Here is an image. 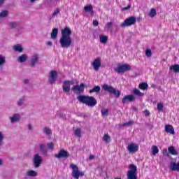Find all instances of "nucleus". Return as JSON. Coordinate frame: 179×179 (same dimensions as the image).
Listing matches in <instances>:
<instances>
[{"instance_id": "obj_1", "label": "nucleus", "mask_w": 179, "mask_h": 179, "mask_svg": "<svg viewBox=\"0 0 179 179\" xmlns=\"http://www.w3.org/2000/svg\"><path fill=\"white\" fill-rule=\"evenodd\" d=\"M72 29L66 27L64 29H62V36L59 39V43L62 48H69L72 45Z\"/></svg>"}, {"instance_id": "obj_2", "label": "nucleus", "mask_w": 179, "mask_h": 179, "mask_svg": "<svg viewBox=\"0 0 179 179\" xmlns=\"http://www.w3.org/2000/svg\"><path fill=\"white\" fill-rule=\"evenodd\" d=\"M77 99L80 103H83L88 107H94L97 104V100L94 96H85V95H79L77 96Z\"/></svg>"}, {"instance_id": "obj_3", "label": "nucleus", "mask_w": 179, "mask_h": 179, "mask_svg": "<svg viewBox=\"0 0 179 179\" xmlns=\"http://www.w3.org/2000/svg\"><path fill=\"white\" fill-rule=\"evenodd\" d=\"M102 89H103L104 92L109 93V94H113L116 99H118L121 96V91H119L111 85H108V84H104L102 86Z\"/></svg>"}, {"instance_id": "obj_4", "label": "nucleus", "mask_w": 179, "mask_h": 179, "mask_svg": "<svg viewBox=\"0 0 179 179\" xmlns=\"http://www.w3.org/2000/svg\"><path fill=\"white\" fill-rule=\"evenodd\" d=\"M70 167L72 169V173H71V176L72 177H73V178L76 179H79V177H83V176H85V173H83V171H79V167H78V166H76V164H71L70 165Z\"/></svg>"}, {"instance_id": "obj_5", "label": "nucleus", "mask_w": 179, "mask_h": 179, "mask_svg": "<svg viewBox=\"0 0 179 179\" xmlns=\"http://www.w3.org/2000/svg\"><path fill=\"white\" fill-rule=\"evenodd\" d=\"M130 170L127 172V179H138L137 173L138 169L134 164H130Z\"/></svg>"}, {"instance_id": "obj_6", "label": "nucleus", "mask_w": 179, "mask_h": 179, "mask_svg": "<svg viewBox=\"0 0 179 179\" xmlns=\"http://www.w3.org/2000/svg\"><path fill=\"white\" fill-rule=\"evenodd\" d=\"M132 67L128 64H119L117 68L114 69L115 72H117V73H124V72H128V71H131Z\"/></svg>"}, {"instance_id": "obj_7", "label": "nucleus", "mask_w": 179, "mask_h": 179, "mask_svg": "<svg viewBox=\"0 0 179 179\" xmlns=\"http://www.w3.org/2000/svg\"><path fill=\"white\" fill-rule=\"evenodd\" d=\"M136 23V17L131 16L127 18L122 24L121 27H128L129 26H134Z\"/></svg>"}, {"instance_id": "obj_8", "label": "nucleus", "mask_w": 179, "mask_h": 179, "mask_svg": "<svg viewBox=\"0 0 179 179\" xmlns=\"http://www.w3.org/2000/svg\"><path fill=\"white\" fill-rule=\"evenodd\" d=\"M32 161L34 167H35V169H38V167L41 166V163H43V158L41 157V156H40V155L36 154L35 155H34Z\"/></svg>"}, {"instance_id": "obj_9", "label": "nucleus", "mask_w": 179, "mask_h": 179, "mask_svg": "<svg viewBox=\"0 0 179 179\" xmlns=\"http://www.w3.org/2000/svg\"><path fill=\"white\" fill-rule=\"evenodd\" d=\"M85 85L83 83H81L80 85H74L71 87L72 92H74V93H76V94H80L85 92Z\"/></svg>"}, {"instance_id": "obj_10", "label": "nucleus", "mask_w": 179, "mask_h": 179, "mask_svg": "<svg viewBox=\"0 0 179 179\" xmlns=\"http://www.w3.org/2000/svg\"><path fill=\"white\" fill-rule=\"evenodd\" d=\"M69 156H71L69 152L64 149H62L57 154H55V157H56V159H68Z\"/></svg>"}, {"instance_id": "obj_11", "label": "nucleus", "mask_w": 179, "mask_h": 179, "mask_svg": "<svg viewBox=\"0 0 179 179\" xmlns=\"http://www.w3.org/2000/svg\"><path fill=\"white\" fill-rule=\"evenodd\" d=\"M57 76H58V72L57 71H51L48 77V82L50 85H54L57 80Z\"/></svg>"}, {"instance_id": "obj_12", "label": "nucleus", "mask_w": 179, "mask_h": 179, "mask_svg": "<svg viewBox=\"0 0 179 179\" xmlns=\"http://www.w3.org/2000/svg\"><path fill=\"white\" fill-rule=\"evenodd\" d=\"M139 150V145L138 144H135L131 143L127 146V150L129 153H136Z\"/></svg>"}, {"instance_id": "obj_13", "label": "nucleus", "mask_w": 179, "mask_h": 179, "mask_svg": "<svg viewBox=\"0 0 179 179\" xmlns=\"http://www.w3.org/2000/svg\"><path fill=\"white\" fill-rule=\"evenodd\" d=\"M92 66H94V71H99V69L101 66V59L97 57L92 62Z\"/></svg>"}, {"instance_id": "obj_14", "label": "nucleus", "mask_w": 179, "mask_h": 179, "mask_svg": "<svg viewBox=\"0 0 179 179\" xmlns=\"http://www.w3.org/2000/svg\"><path fill=\"white\" fill-rule=\"evenodd\" d=\"M134 100H135V96L132 94H129V95H126L122 98V103L123 104H125V103H127V101L129 103H132V101H134Z\"/></svg>"}, {"instance_id": "obj_15", "label": "nucleus", "mask_w": 179, "mask_h": 179, "mask_svg": "<svg viewBox=\"0 0 179 179\" xmlns=\"http://www.w3.org/2000/svg\"><path fill=\"white\" fill-rule=\"evenodd\" d=\"M169 169L171 171H178L179 172V162H171L169 165Z\"/></svg>"}, {"instance_id": "obj_16", "label": "nucleus", "mask_w": 179, "mask_h": 179, "mask_svg": "<svg viewBox=\"0 0 179 179\" xmlns=\"http://www.w3.org/2000/svg\"><path fill=\"white\" fill-rule=\"evenodd\" d=\"M62 89L64 93H69V92H71V85H69V83L64 80L63 82Z\"/></svg>"}, {"instance_id": "obj_17", "label": "nucleus", "mask_w": 179, "mask_h": 179, "mask_svg": "<svg viewBox=\"0 0 179 179\" xmlns=\"http://www.w3.org/2000/svg\"><path fill=\"white\" fill-rule=\"evenodd\" d=\"M38 150L42 155H45L47 152H48V148H47V146L45 144L41 143L38 145Z\"/></svg>"}, {"instance_id": "obj_18", "label": "nucleus", "mask_w": 179, "mask_h": 179, "mask_svg": "<svg viewBox=\"0 0 179 179\" xmlns=\"http://www.w3.org/2000/svg\"><path fill=\"white\" fill-rule=\"evenodd\" d=\"M11 124L13 122H19L20 121V115L19 113H15L12 117H10Z\"/></svg>"}, {"instance_id": "obj_19", "label": "nucleus", "mask_w": 179, "mask_h": 179, "mask_svg": "<svg viewBox=\"0 0 179 179\" xmlns=\"http://www.w3.org/2000/svg\"><path fill=\"white\" fill-rule=\"evenodd\" d=\"M165 131L167 132V134H171V135H174V134H176V131H174V127L170 124L165 126Z\"/></svg>"}, {"instance_id": "obj_20", "label": "nucleus", "mask_w": 179, "mask_h": 179, "mask_svg": "<svg viewBox=\"0 0 179 179\" xmlns=\"http://www.w3.org/2000/svg\"><path fill=\"white\" fill-rule=\"evenodd\" d=\"M37 62H38V55L36 54L34 55L31 59L30 66H35Z\"/></svg>"}, {"instance_id": "obj_21", "label": "nucleus", "mask_w": 179, "mask_h": 179, "mask_svg": "<svg viewBox=\"0 0 179 179\" xmlns=\"http://www.w3.org/2000/svg\"><path fill=\"white\" fill-rule=\"evenodd\" d=\"M50 36L52 40H55L58 37V28L53 29Z\"/></svg>"}, {"instance_id": "obj_22", "label": "nucleus", "mask_w": 179, "mask_h": 179, "mask_svg": "<svg viewBox=\"0 0 179 179\" xmlns=\"http://www.w3.org/2000/svg\"><path fill=\"white\" fill-rule=\"evenodd\" d=\"M100 90H101V87L100 86L96 85L94 86L92 90L89 91V93H100Z\"/></svg>"}, {"instance_id": "obj_23", "label": "nucleus", "mask_w": 179, "mask_h": 179, "mask_svg": "<svg viewBox=\"0 0 179 179\" xmlns=\"http://www.w3.org/2000/svg\"><path fill=\"white\" fill-rule=\"evenodd\" d=\"M18 62H20V64L23 63V62H26V61H27V55L24 54L21 56H20L17 59Z\"/></svg>"}, {"instance_id": "obj_24", "label": "nucleus", "mask_w": 179, "mask_h": 179, "mask_svg": "<svg viewBox=\"0 0 179 179\" xmlns=\"http://www.w3.org/2000/svg\"><path fill=\"white\" fill-rule=\"evenodd\" d=\"M108 41V36H103V35L99 36V41L102 44H106V43H107Z\"/></svg>"}, {"instance_id": "obj_25", "label": "nucleus", "mask_w": 179, "mask_h": 179, "mask_svg": "<svg viewBox=\"0 0 179 179\" xmlns=\"http://www.w3.org/2000/svg\"><path fill=\"white\" fill-rule=\"evenodd\" d=\"M14 51L17 52H23V48L22 47V45L20 44H17L14 45L13 47Z\"/></svg>"}, {"instance_id": "obj_26", "label": "nucleus", "mask_w": 179, "mask_h": 179, "mask_svg": "<svg viewBox=\"0 0 179 179\" xmlns=\"http://www.w3.org/2000/svg\"><path fill=\"white\" fill-rule=\"evenodd\" d=\"M24 101H26V96H22L17 101V104L19 107H22Z\"/></svg>"}, {"instance_id": "obj_27", "label": "nucleus", "mask_w": 179, "mask_h": 179, "mask_svg": "<svg viewBox=\"0 0 179 179\" xmlns=\"http://www.w3.org/2000/svg\"><path fill=\"white\" fill-rule=\"evenodd\" d=\"M9 29H16L19 27V22H8Z\"/></svg>"}, {"instance_id": "obj_28", "label": "nucleus", "mask_w": 179, "mask_h": 179, "mask_svg": "<svg viewBox=\"0 0 179 179\" xmlns=\"http://www.w3.org/2000/svg\"><path fill=\"white\" fill-rule=\"evenodd\" d=\"M148 87L149 85L147 83H141L138 85V88L141 89V90H148Z\"/></svg>"}, {"instance_id": "obj_29", "label": "nucleus", "mask_w": 179, "mask_h": 179, "mask_svg": "<svg viewBox=\"0 0 179 179\" xmlns=\"http://www.w3.org/2000/svg\"><path fill=\"white\" fill-rule=\"evenodd\" d=\"M168 152L173 156H177V155H178V153H177V151H176V148L173 146L169 147Z\"/></svg>"}, {"instance_id": "obj_30", "label": "nucleus", "mask_w": 179, "mask_h": 179, "mask_svg": "<svg viewBox=\"0 0 179 179\" xmlns=\"http://www.w3.org/2000/svg\"><path fill=\"white\" fill-rule=\"evenodd\" d=\"M43 132L44 134H45L46 135H48V136H50L51 135H52V131H51V129H50L47 127H45L43 129Z\"/></svg>"}, {"instance_id": "obj_31", "label": "nucleus", "mask_w": 179, "mask_h": 179, "mask_svg": "<svg viewBox=\"0 0 179 179\" xmlns=\"http://www.w3.org/2000/svg\"><path fill=\"white\" fill-rule=\"evenodd\" d=\"M169 69L171 71H173V72H176V73H178V72H179V64L172 65L169 67Z\"/></svg>"}, {"instance_id": "obj_32", "label": "nucleus", "mask_w": 179, "mask_h": 179, "mask_svg": "<svg viewBox=\"0 0 179 179\" xmlns=\"http://www.w3.org/2000/svg\"><path fill=\"white\" fill-rule=\"evenodd\" d=\"M133 93L134 94H135L136 96H138V97H143V96L145 95V94L141 92V91L136 88H135L133 90Z\"/></svg>"}, {"instance_id": "obj_33", "label": "nucleus", "mask_w": 179, "mask_h": 179, "mask_svg": "<svg viewBox=\"0 0 179 179\" xmlns=\"http://www.w3.org/2000/svg\"><path fill=\"white\" fill-rule=\"evenodd\" d=\"M27 176L28 177H37L38 174L37 172H36V171L30 170L27 172Z\"/></svg>"}, {"instance_id": "obj_34", "label": "nucleus", "mask_w": 179, "mask_h": 179, "mask_svg": "<svg viewBox=\"0 0 179 179\" xmlns=\"http://www.w3.org/2000/svg\"><path fill=\"white\" fill-rule=\"evenodd\" d=\"M152 156H156V155H157V153H159V148H157V146L156 145H152Z\"/></svg>"}, {"instance_id": "obj_35", "label": "nucleus", "mask_w": 179, "mask_h": 179, "mask_svg": "<svg viewBox=\"0 0 179 179\" xmlns=\"http://www.w3.org/2000/svg\"><path fill=\"white\" fill-rule=\"evenodd\" d=\"M9 16V11L8 10H4L0 12V17H8Z\"/></svg>"}, {"instance_id": "obj_36", "label": "nucleus", "mask_w": 179, "mask_h": 179, "mask_svg": "<svg viewBox=\"0 0 179 179\" xmlns=\"http://www.w3.org/2000/svg\"><path fill=\"white\" fill-rule=\"evenodd\" d=\"M6 63V59L2 55H0V69H2L3 64Z\"/></svg>"}, {"instance_id": "obj_37", "label": "nucleus", "mask_w": 179, "mask_h": 179, "mask_svg": "<svg viewBox=\"0 0 179 179\" xmlns=\"http://www.w3.org/2000/svg\"><path fill=\"white\" fill-rule=\"evenodd\" d=\"M103 140L104 141V142H106V143H108L111 142V137L110 136V135H108V134H106L103 137Z\"/></svg>"}, {"instance_id": "obj_38", "label": "nucleus", "mask_w": 179, "mask_h": 179, "mask_svg": "<svg viewBox=\"0 0 179 179\" xmlns=\"http://www.w3.org/2000/svg\"><path fill=\"white\" fill-rule=\"evenodd\" d=\"M61 12V10L59 8H56L53 13L52 14L50 19H53V17H55L58 16V14Z\"/></svg>"}, {"instance_id": "obj_39", "label": "nucleus", "mask_w": 179, "mask_h": 179, "mask_svg": "<svg viewBox=\"0 0 179 179\" xmlns=\"http://www.w3.org/2000/svg\"><path fill=\"white\" fill-rule=\"evenodd\" d=\"M75 135L76 136H78V138H80V136H82V130L80 128H78L75 130Z\"/></svg>"}, {"instance_id": "obj_40", "label": "nucleus", "mask_w": 179, "mask_h": 179, "mask_svg": "<svg viewBox=\"0 0 179 179\" xmlns=\"http://www.w3.org/2000/svg\"><path fill=\"white\" fill-rule=\"evenodd\" d=\"M84 10L86 12H92V13H93V6L89 5V6H85Z\"/></svg>"}, {"instance_id": "obj_41", "label": "nucleus", "mask_w": 179, "mask_h": 179, "mask_svg": "<svg viewBox=\"0 0 179 179\" xmlns=\"http://www.w3.org/2000/svg\"><path fill=\"white\" fill-rule=\"evenodd\" d=\"M157 109L158 111H163L164 110V106L162 103H158L157 106Z\"/></svg>"}, {"instance_id": "obj_42", "label": "nucleus", "mask_w": 179, "mask_h": 179, "mask_svg": "<svg viewBox=\"0 0 179 179\" xmlns=\"http://www.w3.org/2000/svg\"><path fill=\"white\" fill-rule=\"evenodd\" d=\"M101 113L102 117H107V115H108V109H102Z\"/></svg>"}, {"instance_id": "obj_43", "label": "nucleus", "mask_w": 179, "mask_h": 179, "mask_svg": "<svg viewBox=\"0 0 179 179\" xmlns=\"http://www.w3.org/2000/svg\"><path fill=\"white\" fill-rule=\"evenodd\" d=\"M155 15H156V10L155 8H152L149 13V16H150V17H155Z\"/></svg>"}, {"instance_id": "obj_44", "label": "nucleus", "mask_w": 179, "mask_h": 179, "mask_svg": "<svg viewBox=\"0 0 179 179\" xmlns=\"http://www.w3.org/2000/svg\"><path fill=\"white\" fill-rule=\"evenodd\" d=\"M129 125H134V121L131 120L122 124L123 127H129Z\"/></svg>"}, {"instance_id": "obj_45", "label": "nucleus", "mask_w": 179, "mask_h": 179, "mask_svg": "<svg viewBox=\"0 0 179 179\" xmlns=\"http://www.w3.org/2000/svg\"><path fill=\"white\" fill-rule=\"evenodd\" d=\"M145 55L148 58H150V57H152V50L150 49H147L145 51Z\"/></svg>"}, {"instance_id": "obj_46", "label": "nucleus", "mask_w": 179, "mask_h": 179, "mask_svg": "<svg viewBox=\"0 0 179 179\" xmlns=\"http://www.w3.org/2000/svg\"><path fill=\"white\" fill-rule=\"evenodd\" d=\"M3 134H2V132L0 131V146H2L3 145Z\"/></svg>"}, {"instance_id": "obj_47", "label": "nucleus", "mask_w": 179, "mask_h": 179, "mask_svg": "<svg viewBox=\"0 0 179 179\" xmlns=\"http://www.w3.org/2000/svg\"><path fill=\"white\" fill-rule=\"evenodd\" d=\"M48 149H50V150H54V143H48Z\"/></svg>"}, {"instance_id": "obj_48", "label": "nucleus", "mask_w": 179, "mask_h": 179, "mask_svg": "<svg viewBox=\"0 0 179 179\" xmlns=\"http://www.w3.org/2000/svg\"><path fill=\"white\" fill-rule=\"evenodd\" d=\"M113 26V22H109L106 24V28L107 29V30H110V29H111V27Z\"/></svg>"}, {"instance_id": "obj_49", "label": "nucleus", "mask_w": 179, "mask_h": 179, "mask_svg": "<svg viewBox=\"0 0 179 179\" xmlns=\"http://www.w3.org/2000/svg\"><path fill=\"white\" fill-rule=\"evenodd\" d=\"M129 9H131V3L128 4L127 7H123L122 8V10H128Z\"/></svg>"}, {"instance_id": "obj_50", "label": "nucleus", "mask_w": 179, "mask_h": 179, "mask_svg": "<svg viewBox=\"0 0 179 179\" xmlns=\"http://www.w3.org/2000/svg\"><path fill=\"white\" fill-rule=\"evenodd\" d=\"M162 153L163 155H165V156H166L167 157H169V152H167V149H164L162 150Z\"/></svg>"}, {"instance_id": "obj_51", "label": "nucleus", "mask_w": 179, "mask_h": 179, "mask_svg": "<svg viewBox=\"0 0 179 179\" xmlns=\"http://www.w3.org/2000/svg\"><path fill=\"white\" fill-rule=\"evenodd\" d=\"M27 128L29 131H33V125H31V124H27Z\"/></svg>"}, {"instance_id": "obj_52", "label": "nucleus", "mask_w": 179, "mask_h": 179, "mask_svg": "<svg viewBox=\"0 0 179 179\" xmlns=\"http://www.w3.org/2000/svg\"><path fill=\"white\" fill-rule=\"evenodd\" d=\"M93 26H95V27L99 26V21H97V20H95L93 21Z\"/></svg>"}, {"instance_id": "obj_53", "label": "nucleus", "mask_w": 179, "mask_h": 179, "mask_svg": "<svg viewBox=\"0 0 179 179\" xmlns=\"http://www.w3.org/2000/svg\"><path fill=\"white\" fill-rule=\"evenodd\" d=\"M144 113H145V117H149V115H150V112L148 110H145Z\"/></svg>"}, {"instance_id": "obj_54", "label": "nucleus", "mask_w": 179, "mask_h": 179, "mask_svg": "<svg viewBox=\"0 0 179 179\" xmlns=\"http://www.w3.org/2000/svg\"><path fill=\"white\" fill-rule=\"evenodd\" d=\"M46 45H49L50 47H52V42L50 41H48L46 42Z\"/></svg>"}, {"instance_id": "obj_55", "label": "nucleus", "mask_w": 179, "mask_h": 179, "mask_svg": "<svg viewBox=\"0 0 179 179\" xmlns=\"http://www.w3.org/2000/svg\"><path fill=\"white\" fill-rule=\"evenodd\" d=\"M3 3H5V0H0V8H2Z\"/></svg>"}, {"instance_id": "obj_56", "label": "nucleus", "mask_w": 179, "mask_h": 179, "mask_svg": "<svg viewBox=\"0 0 179 179\" xmlns=\"http://www.w3.org/2000/svg\"><path fill=\"white\" fill-rule=\"evenodd\" d=\"M30 81L29 80V79H25V80H24V85H29V83Z\"/></svg>"}, {"instance_id": "obj_57", "label": "nucleus", "mask_w": 179, "mask_h": 179, "mask_svg": "<svg viewBox=\"0 0 179 179\" xmlns=\"http://www.w3.org/2000/svg\"><path fill=\"white\" fill-rule=\"evenodd\" d=\"M66 82L69 83V85L71 86V85H73L74 82L73 80H66Z\"/></svg>"}, {"instance_id": "obj_58", "label": "nucleus", "mask_w": 179, "mask_h": 179, "mask_svg": "<svg viewBox=\"0 0 179 179\" xmlns=\"http://www.w3.org/2000/svg\"><path fill=\"white\" fill-rule=\"evenodd\" d=\"M89 159L90 160H93V159H94V155H90Z\"/></svg>"}, {"instance_id": "obj_59", "label": "nucleus", "mask_w": 179, "mask_h": 179, "mask_svg": "<svg viewBox=\"0 0 179 179\" xmlns=\"http://www.w3.org/2000/svg\"><path fill=\"white\" fill-rule=\"evenodd\" d=\"M2 164H3V161L0 158V166H2Z\"/></svg>"}, {"instance_id": "obj_60", "label": "nucleus", "mask_w": 179, "mask_h": 179, "mask_svg": "<svg viewBox=\"0 0 179 179\" xmlns=\"http://www.w3.org/2000/svg\"><path fill=\"white\" fill-rule=\"evenodd\" d=\"M29 1H30L31 3H34V2H36V1H37V0H29Z\"/></svg>"}, {"instance_id": "obj_61", "label": "nucleus", "mask_w": 179, "mask_h": 179, "mask_svg": "<svg viewBox=\"0 0 179 179\" xmlns=\"http://www.w3.org/2000/svg\"><path fill=\"white\" fill-rule=\"evenodd\" d=\"M115 179H121V178H115Z\"/></svg>"}]
</instances>
